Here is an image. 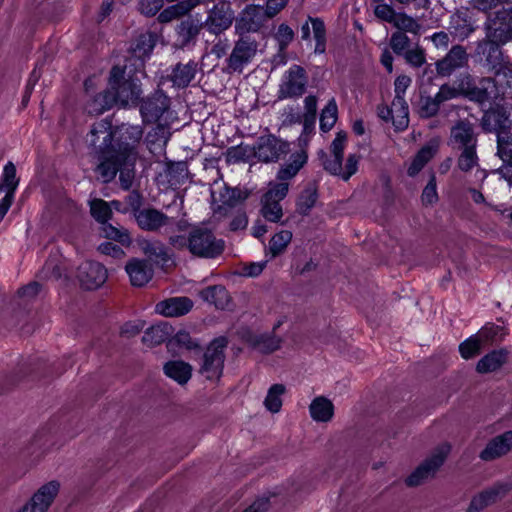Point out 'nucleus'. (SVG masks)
<instances>
[{
	"label": "nucleus",
	"instance_id": "13",
	"mask_svg": "<svg viewBox=\"0 0 512 512\" xmlns=\"http://www.w3.org/2000/svg\"><path fill=\"white\" fill-rule=\"evenodd\" d=\"M457 167L464 173L466 181L472 185L480 187L487 177L486 170L480 165L477 148L468 147L460 150Z\"/></svg>",
	"mask_w": 512,
	"mask_h": 512
},
{
	"label": "nucleus",
	"instance_id": "17",
	"mask_svg": "<svg viewBox=\"0 0 512 512\" xmlns=\"http://www.w3.org/2000/svg\"><path fill=\"white\" fill-rule=\"evenodd\" d=\"M469 54L461 45L453 46L449 52L435 64L436 73L442 77H448L458 69L467 67Z\"/></svg>",
	"mask_w": 512,
	"mask_h": 512
},
{
	"label": "nucleus",
	"instance_id": "19",
	"mask_svg": "<svg viewBox=\"0 0 512 512\" xmlns=\"http://www.w3.org/2000/svg\"><path fill=\"white\" fill-rule=\"evenodd\" d=\"M289 152L288 144L269 135L261 137L255 147V156L263 162H276Z\"/></svg>",
	"mask_w": 512,
	"mask_h": 512
},
{
	"label": "nucleus",
	"instance_id": "2",
	"mask_svg": "<svg viewBox=\"0 0 512 512\" xmlns=\"http://www.w3.org/2000/svg\"><path fill=\"white\" fill-rule=\"evenodd\" d=\"M480 126L486 133H496V156L501 165L495 170L512 184V120L504 107L496 106L486 110Z\"/></svg>",
	"mask_w": 512,
	"mask_h": 512
},
{
	"label": "nucleus",
	"instance_id": "58",
	"mask_svg": "<svg viewBox=\"0 0 512 512\" xmlns=\"http://www.w3.org/2000/svg\"><path fill=\"white\" fill-rule=\"evenodd\" d=\"M294 32L286 24H281L276 33V39L279 42L280 50H284L288 44L293 40Z\"/></svg>",
	"mask_w": 512,
	"mask_h": 512
},
{
	"label": "nucleus",
	"instance_id": "47",
	"mask_svg": "<svg viewBox=\"0 0 512 512\" xmlns=\"http://www.w3.org/2000/svg\"><path fill=\"white\" fill-rule=\"evenodd\" d=\"M483 345L478 342L474 335L459 345V352L463 359L468 360L478 356L481 353Z\"/></svg>",
	"mask_w": 512,
	"mask_h": 512
},
{
	"label": "nucleus",
	"instance_id": "51",
	"mask_svg": "<svg viewBox=\"0 0 512 512\" xmlns=\"http://www.w3.org/2000/svg\"><path fill=\"white\" fill-rule=\"evenodd\" d=\"M394 27L399 30L416 34L419 30V24L404 13H398L393 23Z\"/></svg>",
	"mask_w": 512,
	"mask_h": 512
},
{
	"label": "nucleus",
	"instance_id": "40",
	"mask_svg": "<svg viewBox=\"0 0 512 512\" xmlns=\"http://www.w3.org/2000/svg\"><path fill=\"white\" fill-rule=\"evenodd\" d=\"M156 45V36L151 33L141 34L137 40L135 45L132 48V52L135 57L141 59L142 61L149 57L152 53L154 47Z\"/></svg>",
	"mask_w": 512,
	"mask_h": 512
},
{
	"label": "nucleus",
	"instance_id": "33",
	"mask_svg": "<svg viewBox=\"0 0 512 512\" xmlns=\"http://www.w3.org/2000/svg\"><path fill=\"white\" fill-rule=\"evenodd\" d=\"M438 149L437 143H430L422 147L411 161L407 173L409 176L417 175L422 168L435 156Z\"/></svg>",
	"mask_w": 512,
	"mask_h": 512
},
{
	"label": "nucleus",
	"instance_id": "12",
	"mask_svg": "<svg viewBox=\"0 0 512 512\" xmlns=\"http://www.w3.org/2000/svg\"><path fill=\"white\" fill-rule=\"evenodd\" d=\"M60 487L61 484L58 480H51L41 485L16 512H48L60 491Z\"/></svg>",
	"mask_w": 512,
	"mask_h": 512
},
{
	"label": "nucleus",
	"instance_id": "61",
	"mask_svg": "<svg viewBox=\"0 0 512 512\" xmlns=\"http://www.w3.org/2000/svg\"><path fill=\"white\" fill-rule=\"evenodd\" d=\"M287 3L288 0H267L266 6L263 9L268 19L275 17L286 7Z\"/></svg>",
	"mask_w": 512,
	"mask_h": 512
},
{
	"label": "nucleus",
	"instance_id": "63",
	"mask_svg": "<svg viewBox=\"0 0 512 512\" xmlns=\"http://www.w3.org/2000/svg\"><path fill=\"white\" fill-rule=\"evenodd\" d=\"M145 322L142 320L130 321L121 328V334L127 338L137 335L143 328Z\"/></svg>",
	"mask_w": 512,
	"mask_h": 512
},
{
	"label": "nucleus",
	"instance_id": "15",
	"mask_svg": "<svg viewBox=\"0 0 512 512\" xmlns=\"http://www.w3.org/2000/svg\"><path fill=\"white\" fill-rule=\"evenodd\" d=\"M511 489L512 485L507 482L493 484L472 497L466 512H480L484 510L505 497Z\"/></svg>",
	"mask_w": 512,
	"mask_h": 512
},
{
	"label": "nucleus",
	"instance_id": "43",
	"mask_svg": "<svg viewBox=\"0 0 512 512\" xmlns=\"http://www.w3.org/2000/svg\"><path fill=\"white\" fill-rule=\"evenodd\" d=\"M292 158V162L282 168L278 173V179L281 180V182H287L289 179L293 178L306 162L307 156L305 152H300L293 155Z\"/></svg>",
	"mask_w": 512,
	"mask_h": 512
},
{
	"label": "nucleus",
	"instance_id": "4",
	"mask_svg": "<svg viewBox=\"0 0 512 512\" xmlns=\"http://www.w3.org/2000/svg\"><path fill=\"white\" fill-rule=\"evenodd\" d=\"M129 142L119 145V151L115 157H111V162L116 166V174L119 172V180L123 189L128 190L132 186L134 179V167L137 159L135 146L139 142L142 131L138 127H130L125 130L123 135Z\"/></svg>",
	"mask_w": 512,
	"mask_h": 512
},
{
	"label": "nucleus",
	"instance_id": "31",
	"mask_svg": "<svg viewBox=\"0 0 512 512\" xmlns=\"http://www.w3.org/2000/svg\"><path fill=\"white\" fill-rule=\"evenodd\" d=\"M164 373L179 385L184 386L192 377V366L182 360H173L165 363Z\"/></svg>",
	"mask_w": 512,
	"mask_h": 512
},
{
	"label": "nucleus",
	"instance_id": "16",
	"mask_svg": "<svg viewBox=\"0 0 512 512\" xmlns=\"http://www.w3.org/2000/svg\"><path fill=\"white\" fill-rule=\"evenodd\" d=\"M18 185L19 178L16 176V167L9 161L5 164L0 177V192L5 193L0 200V222L4 219L14 201Z\"/></svg>",
	"mask_w": 512,
	"mask_h": 512
},
{
	"label": "nucleus",
	"instance_id": "34",
	"mask_svg": "<svg viewBox=\"0 0 512 512\" xmlns=\"http://www.w3.org/2000/svg\"><path fill=\"white\" fill-rule=\"evenodd\" d=\"M115 105V98L111 96L110 90L95 95L86 104V111L90 115H99L111 109Z\"/></svg>",
	"mask_w": 512,
	"mask_h": 512
},
{
	"label": "nucleus",
	"instance_id": "1",
	"mask_svg": "<svg viewBox=\"0 0 512 512\" xmlns=\"http://www.w3.org/2000/svg\"><path fill=\"white\" fill-rule=\"evenodd\" d=\"M131 126H122L120 129V137L116 144L114 138L117 134V129H114L110 117H106L99 122H96L91 127L88 134V141L95 149L98 165L96 173L103 183H109L116 177V166L111 162V157H115L119 151V145L129 142V138L125 133L127 128Z\"/></svg>",
	"mask_w": 512,
	"mask_h": 512
},
{
	"label": "nucleus",
	"instance_id": "30",
	"mask_svg": "<svg viewBox=\"0 0 512 512\" xmlns=\"http://www.w3.org/2000/svg\"><path fill=\"white\" fill-rule=\"evenodd\" d=\"M334 404L325 396L315 397L309 405L311 418L319 423H328L334 417Z\"/></svg>",
	"mask_w": 512,
	"mask_h": 512
},
{
	"label": "nucleus",
	"instance_id": "23",
	"mask_svg": "<svg viewBox=\"0 0 512 512\" xmlns=\"http://www.w3.org/2000/svg\"><path fill=\"white\" fill-rule=\"evenodd\" d=\"M268 20L263 7L248 6L237 21L236 28L241 33L257 31Z\"/></svg>",
	"mask_w": 512,
	"mask_h": 512
},
{
	"label": "nucleus",
	"instance_id": "50",
	"mask_svg": "<svg viewBox=\"0 0 512 512\" xmlns=\"http://www.w3.org/2000/svg\"><path fill=\"white\" fill-rule=\"evenodd\" d=\"M337 106L334 101L328 103L320 117V126L323 131L330 130L336 122Z\"/></svg>",
	"mask_w": 512,
	"mask_h": 512
},
{
	"label": "nucleus",
	"instance_id": "5",
	"mask_svg": "<svg viewBox=\"0 0 512 512\" xmlns=\"http://www.w3.org/2000/svg\"><path fill=\"white\" fill-rule=\"evenodd\" d=\"M108 89L115 98V104L127 106L135 104L140 98L141 89L139 80L134 77L126 78L124 67L114 66L110 71Z\"/></svg>",
	"mask_w": 512,
	"mask_h": 512
},
{
	"label": "nucleus",
	"instance_id": "48",
	"mask_svg": "<svg viewBox=\"0 0 512 512\" xmlns=\"http://www.w3.org/2000/svg\"><path fill=\"white\" fill-rule=\"evenodd\" d=\"M309 22L312 24L314 38L316 40L315 52L323 53L325 51L326 31L322 20L319 18L309 17Z\"/></svg>",
	"mask_w": 512,
	"mask_h": 512
},
{
	"label": "nucleus",
	"instance_id": "52",
	"mask_svg": "<svg viewBox=\"0 0 512 512\" xmlns=\"http://www.w3.org/2000/svg\"><path fill=\"white\" fill-rule=\"evenodd\" d=\"M459 96H460V92L458 90V85H457L456 81H455V85L443 84L440 87L438 93L435 95L436 101L439 102L440 104H442L448 100L457 98Z\"/></svg>",
	"mask_w": 512,
	"mask_h": 512
},
{
	"label": "nucleus",
	"instance_id": "10",
	"mask_svg": "<svg viewBox=\"0 0 512 512\" xmlns=\"http://www.w3.org/2000/svg\"><path fill=\"white\" fill-rule=\"evenodd\" d=\"M144 124H152L145 138V145L149 152L158 156L160 154V105L157 97L144 100L140 107Z\"/></svg>",
	"mask_w": 512,
	"mask_h": 512
},
{
	"label": "nucleus",
	"instance_id": "22",
	"mask_svg": "<svg viewBox=\"0 0 512 512\" xmlns=\"http://www.w3.org/2000/svg\"><path fill=\"white\" fill-rule=\"evenodd\" d=\"M279 325L273 327L272 331L264 333H250L245 341L253 349L262 354H271L281 348L283 343L282 337L276 334Z\"/></svg>",
	"mask_w": 512,
	"mask_h": 512
},
{
	"label": "nucleus",
	"instance_id": "18",
	"mask_svg": "<svg viewBox=\"0 0 512 512\" xmlns=\"http://www.w3.org/2000/svg\"><path fill=\"white\" fill-rule=\"evenodd\" d=\"M107 276V269L99 262L87 260L78 268L80 283L87 290H94L102 286Z\"/></svg>",
	"mask_w": 512,
	"mask_h": 512
},
{
	"label": "nucleus",
	"instance_id": "53",
	"mask_svg": "<svg viewBox=\"0 0 512 512\" xmlns=\"http://www.w3.org/2000/svg\"><path fill=\"white\" fill-rule=\"evenodd\" d=\"M374 14L380 20L393 24L398 13L390 5L380 3L375 6Z\"/></svg>",
	"mask_w": 512,
	"mask_h": 512
},
{
	"label": "nucleus",
	"instance_id": "20",
	"mask_svg": "<svg viewBox=\"0 0 512 512\" xmlns=\"http://www.w3.org/2000/svg\"><path fill=\"white\" fill-rule=\"evenodd\" d=\"M512 451V431L491 438L479 453V458L485 462H491L502 458Z\"/></svg>",
	"mask_w": 512,
	"mask_h": 512
},
{
	"label": "nucleus",
	"instance_id": "28",
	"mask_svg": "<svg viewBox=\"0 0 512 512\" xmlns=\"http://www.w3.org/2000/svg\"><path fill=\"white\" fill-rule=\"evenodd\" d=\"M133 286L142 287L147 284L152 276L153 269L145 260L132 259L125 267Z\"/></svg>",
	"mask_w": 512,
	"mask_h": 512
},
{
	"label": "nucleus",
	"instance_id": "46",
	"mask_svg": "<svg viewBox=\"0 0 512 512\" xmlns=\"http://www.w3.org/2000/svg\"><path fill=\"white\" fill-rule=\"evenodd\" d=\"M292 240V233L288 230H282L275 234L269 243V252L273 257L283 253Z\"/></svg>",
	"mask_w": 512,
	"mask_h": 512
},
{
	"label": "nucleus",
	"instance_id": "62",
	"mask_svg": "<svg viewBox=\"0 0 512 512\" xmlns=\"http://www.w3.org/2000/svg\"><path fill=\"white\" fill-rule=\"evenodd\" d=\"M265 263H243L239 267V273L243 276L255 277L262 273Z\"/></svg>",
	"mask_w": 512,
	"mask_h": 512
},
{
	"label": "nucleus",
	"instance_id": "41",
	"mask_svg": "<svg viewBox=\"0 0 512 512\" xmlns=\"http://www.w3.org/2000/svg\"><path fill=\"white\" fill-rule=\"evenodd\" d=\"M286 393V387L283 384L272 385L265 397L264 406L271 413H278L282 407V395Z\"/></svg>",
	"mask_w": 512,
	"mask_h": 512
},
{
	"label": "nucleus",
	"instance_id": "60",
	"mask_svg": "<svg viewBox=\"0 0 512 512\" xmlns=\"http://www.w3.org/2000/svg\"><path fill=\"white\" fill-rule=\"evenodd\" d=\"M160 10V0H140L139 11L148 17L155 16Z\"/></svg>",
	"mask_w": 512,
	"mask_h": 512
},
{
	"label": "nucleus",
	"instance_id": "42",
	"mask_svg": "<svg viewBox=\"0 0 512 512\" xmlns=\"http://www.w3.org/2000/svg\"><path fill=\"white\" fill-rule=\"evenodd\" d=\"M197 5V1L185 0L162 11V22H169L173 19L186 15Z\"/></svg>",
	"mask_w": 512,
	"mask_h": 512
},
{
	"label": "nucleus",
	"instance_id": "35",
	"mask_svg": "<svg viewBox=\"0 0 512 512\" xmlns=\"http://www.w3.org/2000/svg\"><path fill=\"white\" fill-rule=\"evenodd\" d=\"M392 123L398 130H403L408 126V105L404 97H394L391 104Z\"/></svg>",
	"mask_w": 512,
	"mask_h": 512
},
{
	"label": "nucleus",
	"instance_id": "9",
	"mask_svg": "<svg viewBox=\"0 0 512 512\" xmlns=\"http://www.w3.org/2000/svg\"><path fill=\"white\" fill-rule=\"evenodd\" d=\"M90 212L92 217L102 224V232L108 239L119 242L122 245L129 246L131 237L127 229L117 228L108 223L112 215V210L109 204L102 199H93L89 202Z\"/></svg>",
	"mask_w": 512,
	"mask_h": 512
},
{
	"label": "nucleus",
	"instance_id": "29",
	"mask_svg": "<svg viewBox=\"0 0 512 512\" xmlns=\"http://www.w3.org/2000/svg\"><path fill=\"white\" fill-rule=\"evenodd\" d=\"M200 297L213 304L217 309L225 310L232 307V297L222 285H213L199 291Z\"/></svg>",
	"mask_w": 512,
	"mask_h": 512
},
{
	"label": "nucleus",
	"instance_id": "39",
	"mask_svg": "<svg viewBox=\"0 0 512 512\" xmlns=\"http://www.w3.org/2000/svg\"><path fill=\"white\" fill-rule=\"evenodd\" d=\"M318 199V187L315 182L309 183L303 190L298 201V212L308 215Z\"/></svg>",
	"mask_w": 512,
	"mask_h": 512
},
{
	"label": "nucleus",
	"instance_id": "3",
	"mask_svg": "<svg viewBox=\"0 0 512 512\" xmlns=\"http://www.w3.org/2000/svg\"><path fill=\"white\" fill-rule=\"evenodd\" d=\"M485 30L486 40L498 58L502 55L499 47L512 40V1H504L500 10L489 15Z\"/></svg>",
	"mask_w": 512,
	"mask_h": 512
},
{
	"label": "nucleus",
	"instance_id": "56",
	"mask_svg": "<svg viewBox=\"0 0 512 512\" xmlns=\"http://www.w3.org/2000/svg\"><path fill=\"white\" fill-rule=\"evenodd\" d=\"M421 198L423 204L425 205H432L438 200L436 191V178L434 175L431 176L429 182L425 186Z\"/></svg>",
	"mask_w": 512,
	"mask_h": 512
},
{
	"label": "nucleus",
	"instance_id": "55",
	"mask_svg": "<svg viewBox=\"0 0 512 512\" xmlns=\"http://www.w3.org/2000/svg\"><path fill=\"white\" fill-rule=\"evenodd\" d=\"M409 38L401 31L392 34L390 46L396 54H402L409 45Z\"/></svg>",
	"mask_w": 512,
	"mask_h": 512
},
{
	"label": "nucleus",
	"instance_id": "57",
	"mask_svg": "<svg viewBox=\"0 0 512 512\" xmlns=\"http://www.w3.org/2000/svg\"><path fill=\"white\" fill-rule=\"evenodd\" d=\"M143 344L148 348L156 347L160 344V326L153 325L148 328L142 337Z\"/></svg>",
	"mask_w": 512,
	"mask_h": 512
},
{
	"label": "nucleus",
	"instance_id": "8",
	"mask_svg": "<svg viewBox=\"0 0 512 512\" xmlns=\"http://www.w3.org/2000/svg\"><path fill=\"white\" fill-rule=\"evenodd\" d=\"M460 96L477 104H483L490 99V94L495 88L494 79L491 77L475 78L469 73L461 74L456 80Z\"/></svg>",
	"mask_w": 512,
	"mask_h": 512
},
{
	"label": "nucleus",
	"instance_id": "64",
	"mask_svg": "<svg viewBox=\"0 0 512 512\" xmlns=\"http://www.w3.org/2000/svg\"><path fill=\"white\" fill-rule=\"evenodd\" d=\"M405 59L413 66L419 67L425 62V55L422 49L416 48L405 53Z\"/></svg>",
	"mask_w": 512,
	"mask_h": 512
},
{
	"label": "nucleus",
	"instance_id": "24",
	"mask_svg": "<svg viewBox=\"0 0 512 512\" xmlns=\"http://www.w3.org/2000/svg\"><path fill=\"white\" fill-rule=\"evenodd\" d=\"M232 20L233 13L230 4L220 2L211 11L206 25L212 32L218 33L227 29L231 25Z\"/></svg>",
	"mask_w": 512,
	"mask_h": 512
},
{
	"label": "nucleus",
	"instance_id": "14",
	"mask_svg": "<svg viewBox=\"0 0 512 512\" xmlns=\"http://www.w3.org/2000/svg\"><path fill=\"white\" fill-rule=\"evenodd\" d=\"M288 189V182L270 184L268 191L264 194L262 199V215L264 218L272 222L280 220L283 213L279 201L286 196Z\"/></svg>",
	"mask_w": 512,
	"mask_h": 512
},
{
	"label": "nucleus",
	"instance_id": "21",
	"mask_svg": "<svg viewBox=\"0 0 512 512\" xmlns=\"http://www.w3.org/2000/svg\"><path fill=\"white\" fill-rule=\"evenodd\" d=\"M450 141L457 145L459 150L468 147L477 148V134L474 125L468 119H460L455 122L450 130Z\"/></svg>",
	"mask_w": 512,
	"mask_h": 512
},
{
	"label": "nucleus",
	"instance_id": "26",
	"mask_svg": "<svg viewBox=\"0 0 512 512\" xmlns=\"http://www.w3.org/2000/svg\"><path fill=\"white\" fill-rule=\"evenodd\" d=\"M306 82L304 69L300 66H293L288 72L287 80L281 86V97L301 95Z\"/></svg>",
	"mask_w": 512,
	"mask_h": 512
},
{
	"label": "nucleus",
	"instance_id": "54",
	"mask_svg": "<svg viewBox=\"0 0 512 512\" xmlns=\"http://www.w3.org/2000/svg\"><path fill=\"white\" fill-rule=\"evenodd\" d=\"M500 330L501 329L497 326H485L479 330L475 336L477 337L478 342L485 347L494 341Z\"/></svg>",
	"mask_w": 512,
	"mask_h": 512
},
{
	"label": "nucleus",
	"instance_id": "49",
	"mask_svg": "<svg viewBox=\"0 0 512 512\" xmlns=\"http://www.w3.org/2000/svg\"><path fill=\"white\" fill-rule=\"evenodd\" d=\"M440 105L436 101V97H422L419 102L418 113L422 118L433 117L438 113Z\"/></svg>",
	"mask_w": 512,
	"mask_h": 512
},
{
	"label": "nucleus",
	"instance_id": "38",
	"mask_svg": "<svg viewBox=\"0 0 512 512\" xmlns=\"http://www.w3.org/2000/svg\"><path fill=\"white\" fill-rule=\"evenodd\" d=\"M166 347L172 354H179L183 349L191 350L197 347V343L191 338L189 333L180 331L167 341Z\"/></svg>",
	"mask_w": 512,
	"mask_h": 512
},
{
	"label": "nucleus",
	"instance_id": "44",
	"mask_svg": "<svg viewBox=\"0 0 512 512\" xmlns=\"http://www.w3.org/2000/svg\"><path fill=\"white\" fill-rule=\"evenodd\" d=\"M195 66L192 64H178L173 70L171 80L179 87L187 86L194 77Z\"/></svg>",
	"mask_w": 512,
	"mask_h": 512
},
{
	"label": "nucleus",
	"instance_id": "36",
	"mask_svg": "<svg viewBox=\"0 0 512 512\" xmlns=\"http://www.w3.org/2000/svg\"><path fill=\"white\" fill-rule=\"evenodd\" d=\"M201 28L202 25L193 19L188 18L182 21L177 30L178 39L175 44L181 47L185 46L198 35Z\"/></svg>",
	"mask_w": 512,
	"mask_h": 512
},
{
	"label": "nucleus",
	"instance_id": "37",
	"mask_svg": "<svg viewBox=\"0 0 512 512\" xmlns=\"http://www.w3.org/2000/svg\"><path fill=\"white\" fill-rule=\"evenodd\" d=\"M134 217L143 230L153 231L160 227V212L156 209H142Z\"/></svg>",
	"mask_w": 512,
	"mask_h": 512
},
{
	"label": "nucleus",
	"instance_id": "6",
	"mask_svg": "<svg viewBox=\"0 0 512 512\" xmlns=\"http://www.w3.org/2000/svg\"><path fill=\"white\" fill-rule=\"evenodd\" d=\"M449 452L450 446L448 445L435 448L427 458L405 477V485L409 488H415L434 478L446 461Z\"/></svg>",
	"mask_w": 512,
	"mask_h": 512
},
{
	"label": "nucleus",
	"instance_id": "59",
	"mask_svg": "<svg viewBox=\"0 0 512 512\" xmlns=\"http://www.w3.org/2000/svg\"><path fill=\"white\" fill-rule=\"evenodd\" d=\"M98 250L102 254L112 256L113 258L121 259L125 256V252L123 251V249L112 242L101 243L98 246Z\"/></svg>",
	"mask_w": 512,
	"mask_h": 512
},
{
	"label": "nucleus",
	"instance_id": "27",
	"mask_svg": "<svg viewBox=\"0 0 512 512\" xmlns=\"http://www.w3.org/2000/svg\"><path fill=\"white\" fill-rule=\"evenodd\" d=\"M257 45L248 38L240 39L230 56L229 67L233 70H240L256 53Z\"/></svg>",
	"mask_w": 512,
	"mask_h": 512
},
{
	"label": "nucleus",
	"instance_id": "7",
	"mask_svg": "<svg viewBox=\"0 0 512 512\" xmlns=\"http://www.w3.org/2000/svg\"><path fill=\"white\" fill-rule=\"evenodd\" d=\"M228 345L226 337H218L214 339L205 349L199 373L209 381H219L224 368L225 349Z\"/></svg>",
	"mask_w": 512,
	"mask_h": 512
},
{
	"label": "nucleus",
	"instance_id": "11",
	"mask_svg": "<svg viewBox=\"0 0 512 512\" xmlns=\"http://www.w3.org/2000/svg\"><path fill=\"white\" fill-rule=\"evenodd\" d=\"M188 246L191 253L198 257L215 258L223 253L225 242L217 239L209 230L197 229L191 233Z\"/></svg>",
	"mask_w": 512,
	"mask_h": 512
},
{
	"label": "nucleus",
	"instance_id": "25",
	"mask_svg": "<svg viewBox=\"0 0 512 512\" xmlns=\"http://www.w3.org/2000/svg\"><path fill=\"white\" fill-rule=\"evenodd\" d=\"M508 358L509 352L507 349L493 350L477 362L475 370L479 374L497 372L507 363Z\"/></svg>",
	"mask_w": 512,
	"mask_h": 512
},
{
	"label": "nucleus",
	"instance_id": "32",
	"mask_svg": "<svg viewBox=\"0 0 512 512\" xmlns=\"http://www.w3.org/2000/svg\"><path fill=\"white\" fill-rule=\"evenodd\" d=\"M193 307V302L187 297H174L162 301V315L180 317L187 314Z\"/></svg>",
	"mask_w": 512,
	"mask_h": 512
},
{
	"label": "nucleus",
	"instance_id": "45",
	"mask_svg": "<svg viewBox=\"0 0 512 512\" xmlns=\"http://www.w3.org/2000/svg\"><path fill=\"white\" fill-rule=\"evenodd\" d=\"M167 177L171 186H176L187 176V165L184 161H166Z\"/></svg>",
	"mask_w": 512,
	"mask_h": 512
}]
</instances>
